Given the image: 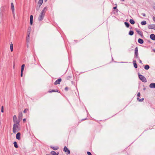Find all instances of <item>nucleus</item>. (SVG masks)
Instances as JSON below:
<instances>
[{
	"label": "nucleus",
	"instance_id": "nucleus-42",
	"mask_svg": "<svg viewBox=\"0 0 155 155\" xmlns=\"http://www.w3.org/2000/svg\"><path fill=\"white\" fill-rule=\"evenodd\" d=\"M139 62H140V63H142V61H141V60L140 59H139Z\"/></svg>",
	"mask_w": 155,
	"mask_h": 155
},
{
	"label": "nucleus",
	"instance_id": "nucleus-36",
	"mask_svg": "<svg viewBox=\"0 0 155 155\" xmlns=\"http://www.w3.org/2000/svg\"><path fill=\"white\" fill-rule=\"evenodd\" d=\"M68 87H66L65 88V90L66 91H68Z\"/></svg>",
	"mask_w": 155,
	"mask_h": 155
},
{
	"label": "nucleus",
	"instance_id": "nucleus-46",
	"mask_svg": "<svg viewBox=\"0 0 155 155\" xmlns=\"http://www.w3.org/2000/svg\"><path fill=\"white\" fill-rule=\"evenodd\" d=\"M121 0L122 1H124V0Z\"/></svg>",
	"mask_w": 155,
	"mask_h": 155
},
{
	"label": "nucleus",
	"instance_id": "nucleus-22",
	"mask_svg": "<svg viewBox=\"0 0 155 155\" xmlns=\"http://www.w3.org/2000/svg\"><path fill=\"white\" fill-rule=\"evenodd\" d=\"M130 22L131 24H134L135 23V21L134 20L132 19H130Z\"/></svg>",
	"mask_w": 155,
	"mask_h": 155
},
{
	"label": "nucleus",
	"instance_id": "nucleus-25",
	"mask_svg": "<svg viewBox=\"0 0 155 155\" xmlns=\"http://www.w3.org/2000/svg\"><path fill=\"white\" fill-rule=\"evenodd\" d=\"M135 30L140 35H141V32L138 29L136 28Z\"/></svg>",
	"mask_w": 155,
	"mask_h": 155
},
{
	"label": "nucleus",
	"instance_id": "nucleus-10",
	"mask_svg": "<svg viewBox=\"0 0 155 155\" xmlns=\"http://www.w3.org/2000/svg\"><path fill=\"white\" fill-rule=\"evenodd\" d=\"M61 81V79L59 78L54 83L55 85H57V84H60Z\"/></svg>",
	"mask_w": 155,
	"mask_h": 155
},
{
	"label": "nucleus",
	"instance_id": "nucleus-7",
	"mask_svg": "<svg viewBox=\"0 0 155 155\" xmlns=\"http://www.w3.org/2000/svg\"><path fill=\"white\" fill-rule=\"evenodd\" d=\"M148 28L149 29H153L155 30V25H148Z\"/></svg>",
	"mask_w": 155,
	"mask_h": 155
},
{
	"label": "nucleus",
	"instance_id": "nucleus-40",
	"mask_svg": "<svg viewBox=\"0 0 155 155\" xmlns=\"http://www.w3.org/2000/svg\"><path fill=\"white\" fill-rule=\"evenodd\" d=\"M153 21H155V17H154V16L153 17Z\"/></svg>",
	"mask_w": 155,
	"mask_h": 155
},
{
	"label": "nucleus",
	"instance_id": "nucleus-35",
	"mask_svg": "<svg viewBox=\"0 0 155 155\" xmlns=\"http://www.w3.org/2000/svg\"><path fill=\"white\" fill-rule=\"evenodd\" d=\"M23 71H21V76L22 77L23 76Z\"/></svg>",
	"mask_w": 155,
	"mask_h": 155
},
{
	"label": "nucleus",
	"instance_id": "nucleus-45",
	"mask_svg": "<svg viewBox=\"0 0 155 155\" xmlns=\"http://www.w3.org/2000/svg\"><path fill=\"white\" fill-rule=\"evenodd\" d=\"M47 0H44L45 2H46Z\"/></svg>",
	"mask_w": 155,
	"mask_h": 155
},
{
	"label": "nucleus",
	"instance_id": "nucleus-4",
	"mask_svg": "<svg viewBox=\"0 0 155 155\" xmlns=\"http://www.w3.org/2000/svg\"><path fill=\"white\" fill-rule=\"evenodd\" d=\"M13 122L14 124H19L20 121L18 119L17 120V117L16 115H14L13 117Z\"/></svg>",
	"mask_w": 155,
	"mask_h": 155
},
{
	"label": "nucleus",
	"instance_id": "nucleus-24",
	"mask_svg": "<svg viewBox=\"0 0 155 155\" xmlns=\"http://www.w3.org/2000/svg\"><path fill=\"white\" fill-rule=\"evenodd\" d=\"M13 144H14V147L16 148H18V145H17V142H16V141H15L14 143H13Z\"/></svg>",
	"mask_w": 155,
	"mask_h": 155
},
{
	"label": "nucleus",
	"instance_id": "nucleus-43",
	"mask_svg": "<svg viewBox=\"0 0 155 155\" xmlns=\"http://www.w3.org/2000/svg\"><path fill=\"white\" fill-rule=\"evenodd\" d=\"M116 8H117V7H114L113 8V9H116Z\"/></svg>",
	"mask_w": 155,
	"mask_h": 155
},
{
	"label": "nucleus",
	"instance_id": "nucleus-14",
	"mask_svg": "<svg viewBox=\"0 0 155 155\" xmlns=\"http://www.w3.org/2000/svg\"><path fill=\"white\" fill-rule=\"evenodd\" d=\"M33 16L32 15H31L30 16V23L31 25H32L33 23Z\"/></svg>",
	"mask_w": 155,
	"mask_h": 155
},
{
	"label": "nucleus",
	"instance_id": "nucleus-18",
	"mask_svg": "<svg viewBox=\"0 0 155 155\" xmlns=\"http://www.w3.org/2000/svg\"><path fill=\"white\" fill-rule=\"evenodd\" d=\"M43 2V0H39L38 2V4L39 5V7L42 5Z\"/></svg>",
	"mask_w": 155,
	"mask_h": 155
},
{
	"label": "nucleus",
	"instance_id": "nucleus-27",
	"mask_svg": "<svg viewBox=\"0 0 155 155\" xmlns=\"http://www.w3.org/2000/svg\"><path fill=\"white\" fill-rule=\"evenodd\" d=\"M146 24H147V23H146V21H142L141 22V24L142 25H145Z\"/></svg>",
	"mask_w": 155,
	"mask_h": 155
},
{
	"label": "nucleus",
	"instance_id": "nucleus-41",
	"mask_svg": "<svg viewBox=\"0 0 155 155\" xmlns=\"http://www.w3.org/2000/svg\"><path fill=\"white\" fill-rule=\"evenodd\" d=\"M26 119L25 118L23 119V121L24 122H25L26 120Z\"/></svg>",
	"mask_w": 155,
	"mask_h": 155
},
{
	"label": "nucleus",
	"instance_id": "nucleus-13",
	"mask_svg": "<svg viewBox=\"0 0 155 155\" xmlns=\"http://www.w3.org/2000/svg\"><path fill=\"white\" fill-rule=\"evenodd\" d=\"M150 38L152 40H155V35L154 34H151L150 36Z\"/></svg>",
	"mask_w": 155,
	"mask_h": 155
},
{
	"label": "nucleus",
	"instance_id": "nucleus-39",
	"mask_svg": "<svg viewBox=\"0 0 155 155\" xmlns=\"http://www.w3.org/2000/svg\"><path fill=\"white\" fill-rule=\"evenodd\" d=\"M54 91L55 92H59V91L58 90H54Z\"/></svg>",
	"mask_w": 155,
	"mask_h": 155
},
{
	"label": "nucleus",
	"instance_id": "nucleus-20",
	"mask_svg": "<svg viewBox=\"0 0 155 155\" xmlns=\"http://www.w3.org/2000/svg\"><path fill=\"white\" fill-rule=\"evenodd\" d=\"M10 49L11 51H13V45L12 43L10 45Z\"/></svg>",
	"mask_w": 155,
	"mask_h": 155
},
{
	"label": "nucleus",
	"instance_id": "nucleus-28",
	"mask_svg": "<svg viewBox=\"0 0 155 155\" xmlns=\"http://www.w3.org/2000/svg\"><path fill=\"white\" fill-rule=\"evenodd\" d=\"M134 34V32L132 31H130L129 33V35H132Z\"/></svg>",
	"mask_w": 155,
	"mask_h": 155
},
{
	"label": "nucleus",
	"instance_id": "nucleus-9",
	"mask_svg": "<svg viewBox=\"0 0 155 155\" xmlns=\"http://www.w3.org/2000/svg\"><path fill=\"white\" fill-rule=\"evenodd\" d=\"M23 116L22 113L21 112H19L18 114V119L20 121L22 119Z\"/></svg>",
	"mask_w": 155,
	"mask_h": 155
},
{
	"label": "nucleus",
	"instance_id": "nucleus-3",
	"mask_svg": "<svg viewBox=\"0 0 155 155\" xmlns=\"http://www.w3.org/2000/svg\"><path fill=\"white\" fill-rule=\"evenodd\" d=\"M138 75L139 78L142 82H147V80L146 79L144 76L141 75L139 73H138Z\"/></svg>",
	"mask_w": 155,
	"mask_h": 155
},
{
	"label": "nucleus",
	"instance_id": "nucleus-29",
	"mask_svg": "<svg viewBox=\"0 0 155 155\" xmlns=\"http://www.w3.org/2000/svg\"><path fill=\"white\" fill-rule=\"evenodd\" d=\"M137 99L139 102H142L144 100V98H142L141 99H140L139 97H137Z\"/></svg>",
	"mask_w": 155,
	"mask_h": 155
},
{
	"label": "nucleus",
	"instance_id": "nucleus-23",
	"mask_svg": "<svg viewBox=\"0 0 155 155\" xmlns=\"http://www.w3.org/2000/svg\"><path fill=\"white\" fill-rule=\"evenodd\" d=\"M144 68L145 69L147 70L149 68L150 66L148 65H146L144 66Z\"/></svg>",
	"mask_w": 155,
	"mask_h": 155
},
{
	"label": "nucleus",
	"instance_id": "nucleus-34",
	"mask_svg": "<svg viewBox=\"0 0 155 155\" xmlns=\"http://www.w3.org/2000/svg\"><path fill=\"white\" fill-rule=\"evenodd\" d=\"M1 112L2 113L3 112H4V111H3V106H2V107Z\"/></svg>",
	"mask_w": 155,
	"mask_h": 155
},
{
	"label": "nucleus",
	"instance_id": "nucleus-12",
	"mask_svg": "<svg viewBox=\"0 0 155 155\" xmlns=\"http://www.w3.org/2000/svg\"><path fill=\"white\" fill-rule=\"evenodd\" d=\"M20 133H18L16 135V138L18 140H20Z\"/></svg>",
	"mask_w": 155,
	"mask_h": 155
},
{
	"label": "nucleus",
	"instance_id": "nucleus-30",
	"mask_svg": "<svg viewBox=\"0 0 155 155\" xmlns=\"http://www.w3.org/2000/svg\"><path fill=\"white\" fill-rule=\"evenodd\" d=\"M124 24L125 26L127 27L128 28L129 27V24L127 22H125Z\"/></svg>",
	"mask_w": 155,
	"mask_h": 155
},
{
	"label": "nucleus",
	"instance_id": "nucleus-38",
	"mask_svg": "<svg viewBox=\"0 0 155 155\" xmlns=\"http://www.w3.org/2000/svg\"><path fill=\"white\" fill-rule=\"evenodd\" d=\"M141 15H142L143 17H145L146 16L145 14L144 13H141Z\"/></svg>",
	"mask_w": 155,
	"mask_h": 155
},
{
	"label": "nucleus",
	"instance_id": "nucleus-6",
	"mask_svg": "<svg viewBox=\"0 0 155 155\" xmlns=\"http://www.w3.org/2000/svg\"><path fill=\"white\" fill-rule=\"evenodd\" d=\"M138 49L137 47H136L135 49V57L137 58H139L138 56Z\"/></svg>",
	"mask_w": 155,
	"mask_h": 155
},
{
	"label": "nucleus",
	"instance_id": "nucleus-21",
	"mask_svg": "<svg viewBox=\"0 0 155 155\" xmlns=\"http://www.w3.org/2000/svg\"><path fill=\"white\" fill-rule=\"evenodd\" d=\"M51 148L54 150H57L59 148L58 147H51Z\"/></svg>",
	"mask_w": 155,
	"mask_h": 155
},
{
	"label": "nucleus",
	"instance_id": "nucleus-37",
	"mask_svg": "<svg viewBox=\"0 0 155 155\" xmlns=\"http://www.w3.org/2000/svg\"><path fill=\"white\" fill-rule=\"evenodd\" d=\"M140 92H139L137 93V96L138 97H140Z\"/></svg>",
	"mask_w": 155,
	"mask_h": 155
},
{
	"label": "nucleus",
	"instance_id": "nucleus-32",
	"mask_svg": "<svg viewBox=\"0 0 155 155\" xmlns=\"http://www.w3.org/2000/svg\"><path fill=\"white\" fill-rule=\"evenodd\" d=\"M48 92H49V93H52V92H55V91H54V90H52L51 91H48Z\"/></svg>",
	"mask_w": 155,
	"mask_h": 155
},
{
	"label": "nucleus",
	"instance_id": "nucleus-19",
	"mask_svg": "<svg viewBox=\"0 0 155 155\" xmlns=\"http://www.w3.org/2000/svg\"><path fill=\"white\" fill-rule=\"evenodd\" d=\"M51 153L52 155H58L59 153H56L54 151H52L51 152Z\"/></svg>",
	"mask_w": 155,
	"mask_h": 155
},
{
	"label": "nucleus",
	"instance_id": "nucleus-5",
	"mask_svg": "<svg viewBox=\"0 0 155 155\" xmlns=\"http://www.w3.org/2000/svg\"><path fill=\"white\" fill-rule=\"evenodd\" d=\"M11 8L12 12V13L13 15V16L15 17V8L13 3L12 2L11 5Z\"/></svg>",
	"mask_w": 155,
	"mask_h": 155
},
{
	"label": "nucleus",
	"instance_id": "nucleus-17",
	"mask_svg": "<svg viewBox=\"0 0 155 155\" xmlns=\"http://www.w3.org/2000/svg\"><path fill=\"white\" fill-rule=\"evenodd\" d=\"M138 41L139 43L140 44H143L144 42L143 40L141 38L138 39Z\"/></svg>",
	"mask_w": 155,
	"mask_h": 155
},
{
	"label": "nucleus",
	"instance_id": "nucleus-11",
	"mask_svg": "<svg viewBox=\"0 0 155 155\" xmlns=\"http://www.w3.org/2000/svg\"><path fill=\"white\" fill-rule=\"evenodd\" d=\"M149 87L151 88H155V83H151L149 85Z\"/></svg>",
	"mask_w": 155,
	"mask_h": 155
},
{
	"label": "nucleus",
	"instance_id": "nucleus-33",
	"mask_svg": "<svg viewBox=\"0 0 155 155\" xmlns=\"http://www.w3.org/2000/svg\"><path fill=\"white\" fill-rule=\"evenodd\" d=\"M87 153L88 154V155H92L91 153L89 151H87Z\"/></svg>",
	"mask_w": 155,
	"mask_h": 155
},
{
	"label": "nucleus",
	"instance_id": "nucleus-15",
	"mask_svg": "<svg viewBox=\"0 0 155 155\" xmlns=\"http://www.w3.org/2000/svg\"><path fill=\"white\" fill-rule=\"evenodd\" d=\"M30 33H29V34H28V35L27 36V37H26V41H27V44L28 43H29V40H30Z\"/></svg>",
	"mask_w": 155,
	"mask_h": 155
},
{
	"label": "nucleus",
	"instance_id": "nucleus-44",
	"mask_svg": "<svg viewBox=\"0 0 155 155\" xmlns=\"http://www.w3.org/2000/svg\"><path fill=\"white\" fill-rule=\"evenodd\" d=\"M28 43L27 44V47L28 48Z\"/></svg>",
	"mask_w": 155,
	"mask_h": 155
},
{
	"label": "nucleus",
	"instance_id": "nucleus-47",
	"mask_svg": "<svg viewBox=\"0 0 155 155\" xmlns=\"http://www.w3.org/2000/svg\"><path fill=\"white\" fill-rule=\"evenodd\" d=\"M36 9H38L37 7Z\"/></svg>",
	"mask_w": 155,
	"mask_h": 155
},
{
	"label": "nucleus",
	"instance_id": "nucleus-1",
	"mask_svg": "<svg viewBox=\"0 0 155 155\" xmlns=\"http://www.w3.org/2000/svg\"><path fill=\"white\" fill-rule=\"evenodd\" d=\"M47 10V7H45L41 11L38 18L39 21H42L44 19L46 11Z\"/></svg>",
	"mask_w": 155,
	"mask_h": 155
},
{
	"label": "nucleus",
	"instance_id": "nucleus-2",
	"mask_svg": "<svg viewBox=\"0 0 155 155\" xmlns=\"http://www.w3.org/2000/svg\"><path fill=\"white\" fill-rule=\"evenodd\" d=\"M19 124H14L13 125V132L14 133H16L19 131L20 130V127L19 126Z\"/></svg>",
	"mask_w": 155,
	"mask_h": 155
},
{
	"label": "nucleus",
	"instance_id": "nucleus-48",
	"mask_svg": "<svg viewBox=\"0 0 155 155\" xmlns=\"http://www.w3.org/2000/svg\"><path fill=\"white\" fill-rule=\"evenodd\" d=\"M46 155H48V154H47Z\"/></svg>",
	"mask_w": 155,
	"mask_h": 155
},
{
	"label": "nucleus",
	"instance_id": "nucleus-8",
	"mask_svg": "<svg viewBox=\"0 0 155 155\" xmlns=\"http://www.w3.org/2000/svg\"><path fill=\"white\" fill-rule=\"evenodd\" d=\"M64 151L66 152H67L68 154H69L70 153V150L68 149L66 146L64 147Z\"/></svg>",
	"mask_w": 155,
	"mask_h": 155
},
{
	"label": "nucleus",
	"instance_id": "nucleus-31",
	"mask_svg": "<svg viewBox=\"0 0 155 155\" xmlns=\"http://www.w3.org/2000/svg\"><path fill=\"white\" fill-rule=\"evenodd\" d=\"M28 110V109H25L23 111V113H25L27 112V111Z\"/></svg>",
	"mask_w": 155,
	"mask_h": 155
},
{
	"label": "nucleus",
	"instance_id": "nucleus-16",
	"mask_svg": "<svg viewBox=\"0 0 155 155\" xmlns=\"http://www.w3.org/2000/svg\"><path fill=\"white\" fill-rule=\"evenodd\" d=\"M133 63L134 68H137V66L136 63V61L135 60L133 61Z\"/></svg>",
	"mask_w": 155,
	"mask_h": 155
},
{
	"label": "nucleus",
	"instance_id": "nucleus-26",
	"mask_svg": "<svg viewBox=\"0 0 155 155\" xmlns=\"http://www.w3.org/2000/svg\"><path fill=\"white\" fill-rule=\"evenodd\" d=\"M25 67V64H22V66H21V71H24V69Z\"/></svg>",
	"mask_w": 155,
	"mask_h": 155
}]
</instances>
